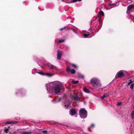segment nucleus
Wrapping results in <instances>:
<instances>
[{"label":"nucleus","mask_w":134,"mask_h":134,"mask_svg":"<svg viewBox=\"0 0 134 134\" xmlns=\"http://www.w3.org/2000/svg\"><path fill=\"white\" fill-rule=\"evenodd\" d=\"M65 26L64 27V28H61V29H59V30L60 31H62V30H63L64 29H65Z\"/></svg>","instance_id":"nucleus-34"},{"label":"nucleus","mask_w":134,"mask_h":134,"mask_svg":"<svg viewBox=\"0 0 134 134\" xmlns=\"http://www.w3.org/2000/svg\"><path fill=\"white\" fill-rule=\"evenodd\" d=\"M53 74L51 73H46L45 74V75L48 77H51L53 75Z\"/></svg>","instance_id":"nucleus-19"},{"label":"nucleus","mask_w":134,"mask_h":134,"mask_svg":"<svg viewBox=\"0 0 134 134\" xmlns=\"http://www.w3.org/2000/svg\"><path fill=\"white\" fill-rule=\"evenodd\" d=\"M82 0H77V1H79V2H80V1H82Z\"/></svg>","instance_id":"nucleus-45"},{"label":"nucleus","mask_w":134,"mask_h":134,"mask_svg":"<svg viewBox=\"0 0 134 134\" xmlns=\"http://www.w3.org/2000/svg\"><path fill=\"white\" fill-rule=\"evenodd\" d=\"M15 119L16 120H17V119H16V118H15Z\"/></svg>","instance_id":"nucleus-48"},{"label":"nucleus","mask_w":134,"mask_h":134,"mask_svg":"<svg viewBox=\"0 0 134 134\" xmlns=\"http://www.w3.org/2000/svg\"><path fill=\"white\" fill-rule=\"evenodd\" d=\"M91 84L92 85L93 88L97 90L101 86V84L100 80L97 78H93L90 81Z\"/></svg>","instance_id":"nucleus-2"},{"label":"nucleus","mask_w":134,"mask_h":134,"mask_svg":"<svg viewBox=\"0 0 134 134\" xmlns=\"http://www.w3.org/2000/svg\"><path fill=\"white\" fill-rule=\"evenodd\" d=\"M92 20H91V23H90V24H92Z\"/></svg>","instance_id":"nucleus-46"},{"label":"nucleus","mask_w":134,"mask_h":134,"mask_svg":"<svg viewBox=\"0 0 134 134\" xmlns=\"http://www.w3.org/2000/svg\"><path fill=\"white\" fill-rule=\"evenodd\" d=\"M23 129H20L17 130L16 131H14L13 132V133H17L21 132V131H23Z\"/></svg>","instance_id":"nucleus-17"},{"label":"nucleus","mask_w":134,"mask_h":134,"mask_svg":"<svg viewBox=\"0 0 134 134\" xmlns=\"http://www.w3.org/2000/svg\"><path fill=\"white\" fill-rule=\"evenodd\" d=\"M134 86V83L130 85V88L132 89L133 90Z\"/></svg>","instance_id":"nucleus-27"},{"label":"nucleus","mask_w":134,"mask_h":134,"mask_svg":"<svg viewBox=\"0 0 134 134\" xmlns=\"http://www.w3.org/2000/svg\"><path fill=\"white\" fill-rule=\"evenodd\" d=\"M62 54L58 52L57 54V59L58 60H59L61 58L62 56Z\"/></svg>","instance_id":"nucleus-14"},{"label":"nucleus","mask_w":134,"mask_h":134,"mask_svg":"<svg viewBox=\"0 0 134 134\" xmlns=\"http://www.w3.org/2000/svg\"><path fill=\"white\" fill-rule=\"evenodd\" d=\"M47 64L49 68L50 69L52 70H57V68L56 66H54L49 63H47Z\"/></svg>","instance_id":"nucleus-8"},{"label":"nucleus","mask_w":134,"mask_h":134,"mask_svg":"<svg viewBox=\"0 0 134 134\" xmlns=\"http://www.w3.org/2000/svg\"><path fill=\"white\" fill-rule=\"evenodd\" d=\"M131 116L132 118H134V110L131 112Z\"/></svg>","instance_id":"nucleus-20"},{"label":"nucleus","mask_w":134,"mask_h":134,"mask_svg":"<svg viewBox=\"0 0 134 134\" xmlns=\"http://www.w3.org/2000/svg\"><path fill=\"white\" fill-rule=\"evenodd\" d=\"M70 115L71 116H73L76 113V110L74 109H71L70 110Z\"/></svg>","instance_id":"nucleus-9"},{"label":"nucleus","mask_w":134,"mask_h":134,"mask_svg":"<svg viewBox=\"0 0 134 134\" xmlns=\"http://www.w3.org/2000/svg\"><path fill=\"white\" fill-rule=\"evenodd\" d=\"M79 115L82 118L84 119L87 116V111L84 108L81 109L79 111Z\"/></svg>","instance_id":"nucleus-3"},{"label":"nucleus","mask_w":134,"mask_h":134,"mask_svg":"<svg viewBox=\"0 0 134 134\" xmlns=\"http://www.w3.org/2000/svg\"><path fill=\"white\" fill-rule=\"evenodd\" d=\"M134 8V4H131L128 6L127 8V11L130 10L133 8Z\"/></svg>","instance_id":"nucleus-12"},{"label":"nucleus","mask_w":134,"mask_h":134,"mask_svg":"<svg viewBox=\"0 0 134 134\" xmlns=\"http://www.w3.org/2000/svg\"><path fill=\"white\" fill-rule=\"evenodd\" d=\"M71 65L74 68H76L77 67L76 65L74 64H72Z\"/></svg>","instance_id":"nucleus-35"},{"label":"nucleus","mask_w":134,"mask_h":134,"mask_svg":"<svg viewBox=\"0 0 134 134\" xmlns=\"http://www.w3.org/2000/svg\"><path fill=\"white\" fill-rule=\"evenodd\" d=\"M94 124H92L91 125V127L92 128H94Z\"/></svg>","instance_id":"nucleus-36"},{"label":"nucleus","mask_w":134,"mask_h":134,"mask_svg":"<svg viewBox=\"0 0 134 134\" xmlns=\"http://www.w3.org/2000/svg\"><path fill=\"white\" fill-rule=\"evenodd\" d=\"M71 99L73 101L79 102L80 101V99L77 95L75 94L71 96Z\"/></svg>","instance_id":"nucleus-7"},{"label":"nucleus","mask_w":134,"mask_h":134,"mask_svg":"<svg viewBox=\"0 0 134 134\" xmlns=\"http://www.w3.org/2000/svg\"><path fill=\"white\" fill-rule=\"evenodd\" d=\"M83 91L87 93H90V91L89 90L87 89L86 88H84L83 89Z\"/></svg>","instance_id":"nucleus-18"},{"label":"nucleus","mask_w":134,"mask_h":134,"mask_svg":"<svg viewBox=\"0 0 134 134\" xmlns=\"http://www.w3.org/2000/svg\"><path fill=\"white\" fill-rule=\"evenodd\" d=\"M35 70V72H36L38 73L39 74H41V75H45L44 74L43 72L42 71H40L39 72H37V70L36 69H34V70H33H33Z\"/></svg>","instance_id":"nucleus-16"},{"label":"nucleus","mask_w":134,"mask_h":134,"mask_svg":"<svg viewBox=\"0 0 134 134\" xmlns=\"http://www.w3.org/2000/svg\"><path fill=\"white\" fill-rule=\"evenodd\" d=\"M83 36L85 37H87L88 35L86 34H84L83 35Z\"/></svg>","instance_id":"nucleus-38"},{"label":"nucleus","mask_w":134,"mask_h":134,"mask_svg":"<svg viewBox=\"0 0 134 134\" xmlns=\"http://www.w3.org/2000/svg\"><path fill=\"white\" fill-rule=\"evenodd\" d=\"M81 77L82 78V79H83L84 78V76L83 75H81V77Z\"/></svg>","instance_id":"nucleus-42"},{"label":"nucleus","mask_w":134,"mask_h":134,"mask_svg":"<svg viewBox=\"0 0 134 134\" xmlns=\"http://www.w3.org/2000/svg\"><path fill=\"white\" fill-rule=\"evenodd\" d=\"M61 98H59L58 99H57L56 98H55L54 99L52 100V102L53 103H56L59 102L61 100Z\"/></svg>","instance_id":"nucleus-11"},{"label":"nucleus","mask_w":134,"mask_h":134,"mask_svg":"<svg viewBox=\"0 0 134 134\" xmlns=\"http://www.w3.org/2000/svg\"><path fill=\"white\" fill-rule=\"evenodd\" d=\"M109 5H113L114 6V5L115 4L114 3H110L108 4Z\"/></svg>","instance_id":"nucleus-40"},{"label":"nucleus","mask_w":134,"mask_h":134,"mask_svg":"<svg viewBox=\"0 0 134 134\" xmlns=\"http://www.w3.org/2000/svg\"><path fill=\"white\" fill-rule=\"evenodd\" d=\"M82 74L80 73H79L78 74V76L79 77H81V75Z\"/></svg>","instance_id":"nucleus-39"},{"label":"nucleus","mask_w":134,"mask_h":134,"mask_svg":"<svg viewBox=\"0 0 134 134\" xmlns=\"http://www.w3.org/2000/svg\"><path fill=\"white\" fill-rule=\"evenodd\" d=\"M23 3L24 4H25V5H27V4H28L27 2H26L25 1V2H23Z\"/></svg>","instance_id":"nucleus-37"},{"label":"nucleus","mask_w":134,"mask_h":134,"mask_svg":"<svg viewBox=\"0 0 134 134\" xmlns=\"http://www.w3.org/2000/svg\"><path fill=\"white\" fill-rule=\"evenodd\" d=\"M128 73L124 70H120L118 72L116 75V77L121 78L123 76H126L128 75Z\"/></svg>","instance_id":"nucleus-4"},{"label":"nucleus","mask_w":134,"mask_h":134,"mask_svg":"<svg viewBox=\"0 0 134 134\" xmlns=\"http://www.w3.org/2000/svg\"><path fill=\"white\" fill-rule=\"evenodd\" d=\"M126 13L129 15L128 17L129 18L132 16V15H131L129 14V13H128V11H127L126 12Z\"/></svg>","instance_id":"nucleus-28"},{"label":"nucleus","mask_w":134,"mask_h":134,"mask_svg":"<svg viewBox=\"0 0 134 134\" xmlns=\"http://www.w3.org/2000/svg\"><path fill=\"white\" fill-rule=\"evenodd\" d=\"M42 132L44 133H47V131L46 130H43Z\"/></svg>","instance_id":"nucleus-31"},{"label":"nucleus","mask_w":134,"mask_h":134,"mask_svg":"<svg viewBox=\"0 0 134 134\" xmlns=\"http://www.w3.org/2000/svg\"><path fill=\"white\" fill-rule=\"evenodd\" d=\"M63 2H65L67 3H70L72 2L74 3L77 1V0H61Z\"/></svg>","instance_id":"nucleus-10"},{"label":"nucleus","mask_w":134,"mask_h":134,"mask_svg":"<svg viewBox=\"0 0 134 134\" xmlns=\"http://www.w3.org/2000/svg\"><path fill=\"white\" fill-rule=\"evenodd\" d=\"M45 86L48 93H51L53 92L55 94L60 93L61 90L64 91V86L61 82L56 81L46 83Z\"/></svg>","instance_id":"nucleus-1"},{"label":"nucleus","mask_w":134,"mask_h":134,"mask_svg":"<svg viewBox=\"0 0 134 134\" xmlns=\"http://www.w3.org/2000/svg\"><path fill=\"white\" fill-rule=\"evenodd\" d=\"M64 107L66 109H70L72 107L70 105V102L69 100H66L64 102Z\"/></svg>","instance_id":"nucleus-6"},{"label":"nucleus","mask_w":134,"mask_h":134,"mask_svg":"<svg viewBox=\"0 0 134 134\" xmlns=\"http://www.w3.org/2000/svg\"><path fill=\"white\" fill-rule=\"evenodd\" d=\"M75 33H76V34L77 35H78L79 34H77L76 32H75Z\"/></svg>","instance_id":"nucleus-44"},{"label":"nucleus","mask_w":134,"mask_h":134,"mask_svg":"<svg viewBox=\"0 0 134 134\" xmlns=\"http://www.w3.org/2000/svg\"><path fill=\"white\" fill-rule=\"evenodd\" d=\"M41 7L40 6H39L38 7L39 9V10L40 11H43V10L44 9H41Z\"/></svg>","instance_id":"nucleus-33"},{"label":"nucleus","mask_w":134,"mask_h":134,"mask_svg":"<svg viewBox=\"0 0 134 134\" xmlns=\"http://www.w3.org/2000/svg\"><path fill=\"white\" fill-rule=\"evenodd\" d=\"M18 122L17 121H11L6 122L5 123L7 124H9L11 123H13L14 124H16Z\"/></svg>","instance_id":"nucleus-13"},{"label":"nucleus","mask_w":134,"mask_h":134,"mask_svg":"<svg viewBox=\"0 0 134 134\" xmlns=\"http://www.w3.org/2000/svg\"><path fill=\"white\" fill-rule=\"evenodd\" d=\"M71 72L72 74H74L75 72V70L74 69H72L71 70Z\"/></svg>","instance_id":"nucleus-22"},{"label":"nucleus","mask_w":134,"mask_h":134,"mask_svg":"<svg viewBox=\"0 0 134 134\" xmlns=\"http://www.w3.org/2000/svg\"><path fill=\"white\" fill-rule=\"evenodd\" d=\"M64 41V39H61L59 40L58 42L59 43L63 42Z\"/></svg>","instance_id":"nucleus-24"},{"label":"nucleus","mask_w":134,"mask_h":134,"mask_svg":"<svg viewBox=\"0 0 134 134\" xmlns=\"http://www.w3.org/2000/svg\"><path fill=\"white\" fill-rule=\"evenodd\" d=\"M119 5V2H117L114 5V6H118Z\"/></svg>","instance_id":"nucleus-32"},{"label":"nucleus","mask_w":134,"mask_h":134,"mask_svg":"<svg viewBox=\"0 0 134 134\" xmlns=\"http://www.w3.org/2000/svg\"><path fill=\"white\" fill-rule=\"evenodd\" d=\"M121 102H119L118 103L117 105H121Z\"/></svg>","instance_id":"nucleus-41"},{"label":"nucleus","mask_w":134,"mask_h":134,"mask_svg":"<svg viewBox=\"0 0 134 134\" xmlns=\"http://www.w3.org/2000/svg\"><path fill=\"white\" fill-rule=\"evenodd\" d=\"M9 131V129L8 128L5 129L4 130V131L6 133H7Z\"/></svg>","instance_id":"nucleus-30"},{"label":"nucleus","mask_w":134,"mask_h":134,"mask_svg":"<svg viewBox=\"0 0 134 134\" xmlns=\"http://www.w3.org/2000/svg\"><path fill=\"white\" fill-rule=\"evenodd\" d=\"M109 96L108 94L107 93L104 94L101 97V99L102 100L104 98L107 97Z\"/></svg>","instance_id":"nucleus-15"},{"label":"nucleus","mask_w":134,"mask_h":134,"mask_svg":"<svg viewBox=\"0 0 134 134\" xmlns=\"http://www.w3.org/2000/svg\"><path fill=\"white\" fill-rule=\"evenodd\" d=\"M99 13L100 15H102L103 16L104 15V14L103 12L102 11H100L99 12Z\"/></svg>","instance_id":"nucleus-26"},{"label":"nucleus","mask_w":134,"mask_h":134,"mask_svg":"<svg viewBox=\"0 0 134 134\" xmlns=\"http://www.w3.org/2000/svg\"><path fill=\"white\" fill-rule=\"evenodd\" d=\"M72 82L74 84H76L79 83V81L73 80Z\"/></svg>","instance_id":"nucleus-23"},{"label":"nucleus","mask_w":134,"mask_h":134,"mask_svg":"<svg viewBox=\"0 0 134 134\" xmlns=\"http://www.w3.org/2000/svg\"><path fill=\"white\" fill-rule=\"evenodd\" d=\"M113 7H111V8L110 9H111L112 8H113Z\"/></svg>","instance_id":"nucleus-47"},{"label":"nucleus","mask_w":134,"mask_h":134,"mask_svg":"<svg viewBox=\"0 0 134 134\" xmlns=\"http://www.w3.org/2000/svg\"><path fill=\"white\" fill-rule=\"evenodd\" d=\"M31 132H24L22 133L23 134H30L31 133Z\"/></svg>","instance_id":"nucleus-21"},{"label":"nucleus","mask_w":134,"mask_h":134,"mask_svg":"<svg viewBox=\"0 0 134 134\" xmlns=\"http://www.w3.org/2000/svg\"><path fill=\"white\" fill-rule=\"evenodd\" d=\"M71 68H70L68 66H67V71L69 72H70L71 70Z\"/></svg>","instance_id":"nucleus-25"},{"label":"nucleus","mask_w":134,"mask_h":134,"mask_svg":"<svg viewBox=\"0 0 134 134\" xmlns=\"http://www.w3.org/2000/svg\"><path fill=\"white\" fill-rule=\"evenodd\" d=\"M133 81L132 80H130V81L128 83V85H130L131 83L133 82Z\"/></svg>","instance_id":"nucleus-29"},{"label":"nucleus","mask_w":134,"mask_h":134,"mask_svg":"<svg viewBox=\"0 0 134 134\" xmlns=\"http://www.w3.org/2000/svg\"><path fill=\"white\" fill-rule=\"evenodd\" d=\"M26 120H24V121H21L22 122H23V123H24L25 122H26Z\"/></svg>","instance_id":"nucleus-43"},{"label":"nucleus","mask_w":134,"mask_h":134,"mask_svg":"<svg viewBox=\"0 0 134 134\" xmlns=\"http://www.w3.org/2000/svg\"><path fill=\"white\" fill-rule=\"evenodd\" d=\"M25 93L26 92L25 90L21 89L17 90L16 92V94L20 96H24L25 94Z\"/></svg>","instance_id":"nucleus-5"}]
</instances>
